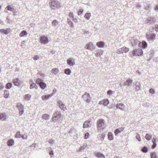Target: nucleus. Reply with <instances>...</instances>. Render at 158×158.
<instances>
[{
    "label": "nucleus",
    "instance_id": "f257e3e1",
    "mask_svg": "<svg viewBox=\"0 0 158 158\" xmlns=\"http://www.w3.org/2000/svg\"><path fill=\"white\" fill-rule=\"evenodd\" d=\"M61 114L59 113L56 112L55 113L52 117V120L54 122H57L58 121L60 123L61 121Z\"/></svg>",
    "mask_w": 158,
    "mask_h": 158
},
{
    "label": "nucleus",
    "instance_id": "f03ea898",
    "mask_svg": "<svg viewBox=\"0 0 158 158\" xmlns=\"http://www.w3.org/2000/svg\"><path fill=\"white\" fill-rule=\"evenodd\" d=\"M49 4L51 7L54 10L60 7V5L59 2L56 0L52 1L51 2L49 3Z\"/></svg>",
    "mask_w": 158,
    "mask_h": 158
},
{
    "label": "nucleus",
    "instance_id": "7ed1b4c3",
    "mask_svg": "<svg viewBox=\"0 0 158 158\" xmlns=\"http://www.w3.org/2000/svg\"><path fill=\"white\" fill-rule=\"evenodd\" d=\"M146 35V38L149 41L154 40L156 39V35L154 33H148Z\"/></svg>",
    "mask_w": 158,
    "mask_h": 158
},
{
    "label": "nucleus",
    "instance_id": "20e7f679",
    "mask_svg": "<svg viewBox=\"0 0 158 158\" xmlns=\"http://www.w3.org/2000/svg\"><path fill=\"white\" fill-rule=\"evenodd\" d=\"M36 83L40 86V88L42 89H44L46 87V84L43 82V81L42 79H38L36 80Z\"/></svg>",
    "mask_w": 158,
    "mask_h": 158
},
{
    "label": "nucleus",
    "instance_id": "39448f33",
    "mask_svg": "<svg viewBox=\"0 0 158 158\" xmlns=\"http://www.w3.org/2000/svg\"><path fill=\"white\" fill-rule=\"evenodd\" d=\"M132 53L134 56H141L143 53L142 50L141 48H138V49H134Z\"/></svg>",
    "mask_w": 158,
    "mask_h": 158
},
{
    "label": "nucleus",
    "instance_id": "423d86ee",
    "mask_svg": "<svg viewBox=\"0 0 158 158\" xmlns=\"http://www.w3.org/2000/svg\"><path fill=\"white\" fill-rule=\"evenodd\" d=\"M57 104L61 110L65 111L67 110V108L63 102L59 101L57 102Z\"/></svg>",
    "mask_w": 158,
    "mask_h": 158
},
{
    "label": "nucleus",
    "instance_id": "0eeeda50",
    "mask_svg": "<svg viewBox=\"0 0 158 158\" xmlns=\"http://www.w3.org/2000/svg\"><path fill=\"white\" fill-rule=\"evenodd\" d=\"M129 50L128 48L123 47L121 48L118 49L116 53L118 54L126 53L129 51Z\"/></svg>",
    "mask_w": 158,
    "mask_h": 158
},
{
    "label": "nucleus",
    "instance_id": "6e6552de",
    "mask_svg": "<svg viewBox=\"0 0 158 158\" xmlns=\"http://www.w3.org/2000/svg\"><path fill=\"white\" fill-rule=\"evenodd\" d=\"M40 42L42 44H47L49 42L48 38L45 36H43L40 37Z\"/></svg>",
    "mask_w": 158,
    "mask_h": 158
},
{
    "label": "nucleus",
    "instance_id": "1a4fd4ad",
    "mask_svg": "<svg viewBox=\"0 0 158 158\" xmlns=\"http://www.w3.org/2000/svg\"><path fill=\"white\" fill-rule=\"evenodd\" d=\"M98 127L99 129H101L104 125V121L102 119H100L97 121Z\"/></svg>",
    "mask_w": 158,
    "mask_h": 158
},
{
    "label": "nucleus",
    "instance_id": "9d476101",
    "mask_svg": "<svg viewBox=\"0 0 158 158\" xmlns=\"http://www.w3.org/2000/svg\"><path fill=\"white\" fill-rule=\"evenodd\" d=\"M156 21V18L153 17H149L147 18L146 22L147 23L153 24Z\"/></svg>",
    "mask_w": 158,
    "mask_h": 158
},
{
    "label": "nucleus",
    "instance_id": "9b49d317",
    "mask_svg": "<svg viewBox=\"0 0 158 158\" xmlns=\"http://www.w3.org/2000/svg\"><path fill=\"white\" fill-rule=\"evenodd\" d=\"M85 48L87 49L91 50L94 48V47L93 43L90 42L86 44Z\"/></svg>",
    "mask_w": 158,
    "mask_h": 158
},
{
    "label": "nucleus",
    "instance_id": "f8f14e48",
    "mask_svg": "<svg viewBox=\"0 0 158 158\" xmlns=\"http://www.w3.org/2000/svg\"><path fill=\"white\" fill-rule=\"evenodd\" d=\"M133 83V81L130 79L127 80L126 81L124 82L123 84V86L126 85L130 86L132 85V84Z\"/></svg>",
    "mask_w": 158,
    "mask_h": 158
},
{
    "label": "nucleus",
    "instance_id": "ddd939ff",
    "mask_svg": "<svg viewBox=\"0 0 158 158\" xmlns=\"http://www.w3.org/2000/svg\"><path fill=\"white\" fill-rule=\"evenodd\" d=\"M12 82L15 85L19 86L20 85V81L19 78L14 79Z\"/></svg>",
    "mask_w": 158,
    "mask_h": 158
},
{
    "label": "nucleus",
    "instance_id": "4468645a",
    "mask_svg": "<svg viewBox=\"0 0 158 158\" xmlns=\"http://www.w3.org/2000/svg\"><path fill=\"white\" fill-rule=\"evenodd\" d=\"M139 47L144 49L146 48L148 46L147 43L144 41H143L142 42H140L139 44Z\"/></svg>",
    "mask_w": 158,
    "mask_h": 158
},
{
    "label": "nucleus",
    "instance_id": "2eb2a0df",
    "mask_svg": "<svg viewBox=\"0 0 158 158\" xmlns=\"http://www.w3.org/2000/svg\"><path fill=\"white\" fill-rule=\"evenodd\" d=\"M74 60L73 58H70L67 60V64L70 66H73L75 63Z\"/></svg>",
    "mask_w": 158,
    "mask_h": 158
},
{
    "label": "nucleus",
    "instance_id": "dca6fc26",
    "mask_svg": "<svg viewBox=\"0 0 158 158\" xmlns=\"http://www.w3.org/2000/svg\"><path fill=\"white\" fill-rule=\"evenodd\" d=\"M117 108L120 109L121 110H124L125 108V106L122 103H118L116 105Z\"/></svg>",
    "mask_w": 158,
    "mask_h": 158
},
{
    "label": "nucleus",
    "instance_id": "f3484780",
    "mask_svg": "<svg viewBox=\"0 0 158 158\" xmlns=\"http://www.w3.org/2000/svg\"><path fill=\"white\" fill-rule=\"evenodd\" d=\"M109 102L107 99H104L102 101H101L99 102V104H102L104 106H106L109 104Z\"/></svg>",
    "mask_w": 158,
    "mask_h": 158
},
{
    "label": "nucleus",
    "instance_id": "a211bd4d",
    "mask_svg": "<svg viewBox=\"0 0 158 158\" xmlns=\"http://www.w3.org/2000/svg\"><path fill=\"white\" fill-rule=\"evenodd\" d=\"M97 45L99 48H102L105 45V43L102 41H100L97 43Z\"/></svg>",
    "mask_w": 158,
    "mask_h": 158
},
{
    "label": "nucleus",
    "instance_id": "6ab92c4d",
    "mask_svg": "<svg viewBox=\"0 0 158 158\" xmlns=\"http://www.w3.org/2000/svg\"><path fill=\"white\" fill-rule=\"evenodd\" d=\"M52 95L50 94H48L47 95H45L43 96L42 97V99L43 100H47L49 98H50L52 97Z\"/></svg>",
    "mask_w": 158,
    "mask_h": 158
},
{
    "label": "nucleus",
    "instance_id": "aec40b11",
    "mask_svg": "<svg viewBox=\"0 0 158 158\" xmlns=\"http://www.w3.org/2000/svg\"><path fill=\"white\" fill-rule=\"evenodd\" d=\"M10 31V30L9 29H6V30L4 29H0V32L4 33L5 34H7Z\"/></svg>",
    "mask_w": 158,
    "mask_h": 158
},
{
    "label": "nucleus",
    "instance_id": "412c9836",
    "mask_svg": "<svg viewBox=\"0 0 158 158\" xmlns=\"http://www.w3.org/2000/svg\"><path fill=\"white\" fill-rule=\"evenodd\" d=\"M139 43V42L138 40H134L133 41H132L131 42L132 45L133 46H136Z\"/></svg>",
    "mask_w": 158,
    "mask_h": 158
},
{
    "label": "nucleus",
    "instance_id": "4be33fe9",
    "mask_svg": "<svg viewBox=\"0 0 158 158\" xmlns=\"http://www.w3.org/2000/svg\"><path fill=\"white\" fill-rule=\"evenodd\" d=\"M95 156L98 158H104L105 156L103 154L101 153L97 152L95 153Z\"/></svg>",
    "mask_w": 158,
    "mask_h": 158
},
{
    "label": "nucleus",
    "instance_id": "5701e85b",
    "mask_svg": "<svg viewBox=\"0 0 158 158\" xmlns=\"http://www.w3.org/2000/svg\"><path fill=\"white\" fill-rule=\"evenodd\" d=\"M151 158H158V156L156 155V153L155 152H153L150 153Z\"/></svg>",
    "mask_w": 158,
    "mask_h": 158
},
{
    "label": "nucleus",
    "instance_id": "b1692460",
    "mask_svg": "<svg viewBox=\"0 0 158 158\" xmlns=\"http://www.w3.org/2000/svg\"><path fill=\"white\" fill-rule=\"evenodd\" d=\"M108 138L110 140H112L113 139V137L112 134L111 132H109L108 134Z\"/></svg>",
    "mask_w": 158,
    "mask_h": 158
},
{
    "label": "nucleus",
    "instance_id": "393cba45",
    "mask_svg": "<svg viewBox=\"0 0 158 158\" xmlns=\"http://www.w3.org/2000/svg\"><path fill=\"white\" fill-rule=\"evenodd\" d=\"M4 97L5 98H8L9 97V91L6 90L4 91Z\"/></svg>",
    "mask_w": 158,
    "mask_h": 158
},
{
    "label": "nucleus",
    "instance_id": "a878e982",
    "mask_svg": "<svg viewBox=\"0 0 158 158\" xmlns=\"http://www.w3.org/2000/svg\"><path fill=\"white\" fill-rule=\"evenodd\" d=\"M103 51L102 50H99L96 53L95 55L97 57H98L101 56L103 53Z\"/></svg>",
    "mask_w": 158,
    "mask_h": 158
},
{
    "label": "nucleus",
    "instance_id": "bb28decb",
    "mask_svg": "<svg viewBox=\"0 0 158 158\" xmlns=\"http://www.w3.org/2000/svg\"><path fill=\"white\" fill-rule=\"evenodd\" d=\"M27 35V33L25 31H23L21 32L19 34L20 37H23L24 36H26Z\"/></svg>",
    "mask_w": 158,
    "mask_h": 158
},
{
    "label": "nucleus",
    "instance_id": "cd10ccee",
    "mask_svg": "<svg viewBox=\"0 0 158 158\" xmlns=\"http://www.w3.org/2000/svg\"><path fill=\"white\" fill-rule=\"evenodd\" d=\"M17 106L19 110H23V106L20 103H18L17 104Z\"/></svg>",
    "mask_w": 158,
    "mask_h": 158
},
{
    "label": "nucleus",
    "instance_id": "c85d7f7f",
    "mask_svg": "<svg viewBox=\"0 0 158 158\" xmlns=\"http://www.w3.org/2000/svg\"><path fill=\"white\" fill-rule=\"evenodd\" d=\"M6 9L9 10H10L12 12L15 11V10L11 7V6H8L6 7Z\"/></svg>",
    "mask_w": 158,
    "mask_h": 158
},
{
    "label": "nucleus",
    "instance_id": "c756f323",
    "mask_svg": "<svg viewBox=\"0 0 158 158\" xmlns=\"http://www.w3.org/2000/svg\"><path fill=\"white\" fill-rule=\"evenodd\" d=\"M135 85V91H138L139 90H140L141 89V85L140 83H139V85H136V84Z\"/></svg>",
    "mask_w": 158,
    "mask_h": 158
},
{
    "label": "nucleus",
    "instance_id": "7c9ffc66",
    "mask_svg": "<svg viewBox=\"0 0 158 158\" xmlns=\"http://www.w3.org/2000/svg\"><path fill=\"white\" fill-rule=\"evenodd\" d=\"M38 86L36 85L35 83H31L30 85V89H32L33 88H35V89H36L38 88Z\"/></svg>",
    "mask_w": 158,
    "mask_h": 158
},
{
    "label": "nucleus",
    "instance_id": "2f4dec72",
    "mask_svg": "<svg viewBox=\"0 0 158 158\" xmlns=\"http://www.w3.org/2000/svg\"><path fill=\"white\" fill-rule=\"evenodd\" d=\"M6 118V114L5 113L0 114V120H4Z\"/></svg>",
    "mask_w": 158,
    "mask_h": 158
},
{
    "label": "nucleus",
    "instance_id": "473e14b6",
    "mask_svg": "<svg viewBox=\"0 0 158 158\" xmlns=\"http://www.w3.org/2000/svg\"><path fill=\"white\" fill-rule=\"evenodd\" d=\"M7 143L9 146H12L14 145V141L13 139H10L8 141Z\"/></svg>",
    "mask_w": 158,
    "mask_h": 158
},
{
    "label": "nucleus",
    "instance_id": "72a5a7b5",
    "mask_svg": "<svg viewBox=\"0 0 158 158\" xmlns=\"http://www.w3.org/2000/svg\"><path fill=\"white\" fill-rule=\"evenodd\" d=\"M49 115L47 114H44L42 116V118L45 120L48 119L49 118Z\"/></svg>",
    "mask_w": 158,
    "mask_h": 158
},
{
    "label": "nucleus",
    "instance_id": "f704fd0d",
    "mask_svg": "<svg viewBox=\"0 0 158 158\" xmlns=\"http://www.w3.org/2000/svg\"><path fill=\"white\" fill-rule=\"evenodd\" d=\"M89 94L86 93L84 95L82 96V98L85 100L87 98H89Z\"/></svg>",
    "mask_w": 158,
    "mask_h": 158
},
{
    "label": "nucleus",
    "instance_id": "c9c22d12",
    "mask_svg": "<svg viewBox=\"0 0 158 158\" xmlns=\"http://www.w3.org/2000/svg\"><path fill=\"white\" fill-rule=\"evenodd\" d=\"M5 86L6 89H10L12 86V84L11 83H7L6 84Z\"/></svg>",
    "mask_w": 158,
    "mask_h": 158
},
{
    "label": "nucleus",
    "instance_id": "e433bc0d",
    "mask_svg": "<svg viewBox=\"0 0 158 158\" xmlns=\"http://www.w3.org/2000/svg\"><path fill=\"white\" fill-rule=\"evenodd\" d=\"M31 97V95L29 94H27L24 96V98L25 100L28 101L30 99Z\"/></svg>",
    "mask_w": 158,
    "mask_h": 158
},
{
    "label": "nucleus",
    "instance_id": "4c0bfd02",
    "mask_svg": "<svg viewBox=\"0 0 158 158\" xmlns=\"http://www.w3.org/2000/svg\"><path fill=\"white\" fill-rule=\"evenodd\" d=\"M145 138L148 141H149L152 139V136L148 134H146L145 135Z\"/></svg>",
    "mask_w": 158,
    "mask_h": 158
},
{
    "label": "nucleus",
    "instance_id": "58836bf2",
    "mask_svg": "<svg viewBox=\"0 0 158 158\" xmlns=\"http://www.w3.org/2000/svg\"><path fill=\"white\" fill-rule=\"evenodd\" d=\"M91 16V14L89 13H86L85 14V17L87 19H89Z\"/></svg>",
    "mask_w": 158,
    "mask_h": 158
},
{
    "label": "nucleus",
    "instance_id": "ea45409f",
    "mask_svg": "<svg viewBox=\"0 0 158 158\" xmlns=\"http://www.w3.org/2000/svg\"><path fill=\"white\" fill-rule=\"evenodd\" d=\"M58 71V69L57 68H54L51 70V72L55 75H56Z\"/></svg>",
    "mask_w": 158,
    "mask_h": 158
},
{
    "label": "nucleus",
    "instance_id": "a19ab883",
    "mask_svg": "<svg viewBox=\"0 0 158 158\" xmlns=\"http://www.w3.org/2000/svg\"><path fill=\"white\" fill-rule=\"evenodd\" d=\"M64 73L67 75H70L71 73V71L69 69H66L64 70Z\"/></svg>",
    "mask_w": 158,
    "mask_h": 158
},
{
    "label": "nucleus",
    "instance_id": "79ce46f5",
    "mask_svg": "<svg viewBox=\"0 0 158 158\" xmlns=\"http://www.w3.org/2000/svg\"><path fill=\"white\" fill-rule=\"evenodd\" d=\"M52 24L55 27H56L58 24V21L56 20H54L52 22Z\"/></svg>",
    "mask_w": 158,
    "mask_h": 158
},
{
    "label": "nucleus",
    "instance_id": "37998d69",
    "mask_svg": "<svg viewBox=\"0 0 158 158\" xmlns=\"http://www.w3.org/2000/svg\"><path fill=\"white\" fill-rule=\"evenodd\" d=\"M89 122L86 121L85 122L83 125V128H85L86 127H88V126H89Z\"/></svg>",
    "mask_w": 158,
    "mask_h": 158
},
{
    "label": "nucleus",
    "instance_id": "c03bdc74",
    "mask_svg": "<svg viewBox=\"0 0 158 158\" xmlns=\"http://www.w3.org/2000/svg\"><path fill=\"white\" fill-rule=\"evenodd\" d=\"M15 136L17 138H20L22 136L21 135L19 131H18L17 132L16 135H15Z\"/></svg>",
    "mask_w": 158,
    "mask_h": 158
},
{
    "label": "nucleus",
    "instance_id": "a18cd8bd",
    "mask_svg": "<svg viewBox=\"0 0 158 158\" xmlns=\"http://www.w3.org/2000/svg\"><path fill=\"white\" fill-rule=\"evenodd\" d=\"M141 151L143 152H147L148 151V149L147 147H144L142 149Z\"/></svg>",
    "mask_w": 158,
    "mask_h": 158
},
{
    "label": "nucleus",
    "instance_id": "49530a36",
    "mask_svg": "<svg viewBox=\"0 0 158 158\" xmlns=\"http://www.w3.org/2000/svg\"><path fill=\"white\" fill-rule=\"evenodd\" d=\"M69 17L72 20L74 18L73 14L71 12L69 13Z\"/></svg>",
    "mask_w": 158,
    "mask_h": 158
},
{
    "label": "nucleus",
    "instance_id": "de8ad7c7",
    "mask_svg": "<svg viewBox=\"0 0 158 158\" xmlns=\"http://www.w3.org/2000/svg\"><path fill=\"white\" fill-rule=\"evenodd\" d=\"M114 133L115 135H117L118 134L120 133V132L119 131L117 128L114 131Z\"/></svg>",
    "mask_w": 158,
    "mask_h": 158
},
{
    "label": "nucleus",
    "instance_id": "09e8293b",
    "mask_svg": "<svg viewBox=\"0 0 158 158\" xmlns=\"http://www.w3.org/2000/svg\"><path fill=\"white\" fill-rule=\"evenodd\" d=\"M83 10L82 9H80L78 12V15H81L83 12Z\"/></svg>",
    "mask_w": 158,
    "mask_h": 158
},
{
    "label": "nucleus",
    "instance_id": "8fccbe9b",
    "mask_svg": "<svg viewBox=\"0 0 158 158\" xmlns=\"http://www.w3.org/2000/svg\"><path fill=\"white\" fill-rule=\"evenodd\" d=\"M114 92L111 90H109L108 91H107V94L109 95H111L113 93H114Z\"/></svg>",
    "mask_w": 158,
    "mask_h": 158
},
{
    "label": "nucleus",
    "instance_id": "3c124183",
    "mask_svg": "<svg viewBox=\"0 0 158 158\" xmlns=\"http://www.w3.org/2000/svg\"><path fill=\"white\" fill-rule=\"evenodd\" d=\"M68 24L71 27H74V26L73 24V23L71 21L70 22H68Z\"/></svg>",
    "mask_w": 158,
    "mask_h": 158
},
{
    "label": "nucleus",
    "instance_id": "603ef678",
    "mask_svg": "<svg viewBox=\"0 0 158 158\" xmlns=\"http://www.w3.org/2000/svg\"><path fill=\"white\" fill-rule=\"evenodd\" d=\"M51 150L49 151V154L51 157H52V156L53 155L54 153L53 151L52 150V149H51Z\"/></svg>",
    "mask_w": 158,
    "mask_h": 158
},
{
    "label": "nucleus",
    "instance_id": "864d4df0",
    "mask_svg": "<svg viewBox=\"0 0 158 158\" xmlns=\"http://www.w3.org/2000/svg\"><path fill=\"white\" fill-rule=\"evenodd\" d=\"M149 92L150 93L154 94L155 93V91L153 89H150V90H149Z\"/></svg>",
    "mask_w": 158,
    "mask_h": 158
},
{
    "label": "nucleus",
    "instance_id": "5fc2aeb1",
    "mask_svg": "<svg viewBox=\"0 0 158 158\" xmlns=\"http://www.w3.org/2000/svg\"><path fill=\"white\" fill-rule=\"evenodd\" d=\"M89 136V134L88 132L86 133L85 134V139H87L88 138Z\"/></svg>",
    "mask_w": 158,
    "mask_h": 158
},
{
    "label": "nucleus",
    "instance_id": "6e6d98bb",
    "mask_svg": "<svg viewBox=\"0 0 158 158\" xmlns=\"http://www.w3.org/2000/svg\"><path fill=\"white\" fill-rule=\"evenodd\" d=\"M153 143V144L152 146V149H154L156 147L157 144L156 143V142H154V143Z\"/></svg>",
    "mask_w": 158,
    "mask_h": 158
},
{
    "label": "nucleus",
    "instance_id": "4d7b16f0",
    "mask_svg": "<svg viewBox=\"0 0 158 158\" xmlns=\"http://www.w3.org/2000/svg\"><path fill=\"white\" fill-rule=\"evenodd\" d=\"M154 28L155 31L158 32V25H156L154 26Z\"/></svg>",
    "mask_w": 158,
    "mask_h": 158
},
{
    "label": "nucleus",
    "instance_id": "13d9d810",
    "mask_svg": "<svg viewBox=\"0 0 158 158\" xmlns=\"http://www.w3.org/2000/svg\"><path fill=\"white\" fill-rule=\"evenodd\" d=\"M117 129L119 130V131H120V132H121L122 131H123L124 129V127H121Z\"/></svg>",
    "mask_w": 158,
    "mask_h": 158
},
{
    "label": "nucleus",
    "instance_id": "bf43d9fd",
    "mask_svg": "<svg viewBox=\"0 0 158 158\" xmlns=\"http://www.w3.org/2000/svg\"><path fill=\"white\" fill-rule=\"evenodd\" d=\"M4 87V86L3 85V84L1 83H0V90H2L3 88Z\"/></svg>",
    "mask_w": 158,
    "mask_h": 158
},
{
    "label": "nucleus",
    "instance_id": "052dcab7",
    "mask_svg": "<svg viewBox=\"0 0 158 158\" xmlns=\"http://www.w3.org/2000/svg\"><path fill=\"white\" fill-rule=\"evenodd\" d=\"M154 27H151L149 28V30L150 31L152 32L154 31Z\"/></svg>",
    "mask_w": 158,
    "mask_h": 158
},
{
    "label": "nucleus",
    "instance_id": "680f3d73",
    "mask_svg": "<svg viewBox=\"0 0 158 158\" xmlns=\"http://www.w3.org/2000/svg\"><path fill=\"white\" fill-rule=\"evenodd\" d=\"M55 142V140L53 139H50L49 141V143L51 144H52Z\"/></svg>",
    "mask_w": 158,
    "mask_h": 158
},
{
    "label": "nucleus",
    "instance_id": "e2e57ef3",
    "mask_svg": "<svg viewBox=\"0 0 158 158\" xmlns=\"http://www.w3.org/2000/svg\"><path fill=\"white\" fill-rule=\"evenodd\" d=\"M39 59V56L38 55H36L34 56V60H37Z\"/></svg>",
    "mask_w": 158,
    "mask_h": 158
},
{
    "label": "nucleus",
    "instance_id": "0e129e2a",
    "mask_svg": "<svg viewBox=\"0 0 158 158\" xmlns=\"http://www.w3.org/2000/svg\"><path fill=\"white\" fill-rule=\"evenodd\" d=\"M136 139L138 140L139 141H140L141 140V139L139 135L137 134L136 135Z\"/></svg>",
    "mask_w": 158,
    "mask_h": 158
},
{
    "label": "nucleus",
    "instance_id": "69168bd1",
    "mask_svg": "<svg viewBox=\"0 0 158 158\" xmlns=\"http://www.w3.org/2000/svg\"><path fill=\"white\" fill-rule=\"evenodd\" d=\"M23 110H19V114L20 115H21L23 112Z\"/></svg>",
    "mask_w": 158,
    "mask_h": 158
},
{
    "label": "nucleus",
    "instance_id": "338daca9",
    "mask_svg": "<svg viewBox=\"0 0 158 158\" xmlns=\"http://www.w3.org/2000/svg\"><path fill=\"white\" fill-rule=\"evenodd\" d=\"M75 23H77V20L76 18H74L72 20Z\"/></svg>",
    "mask_w": 158,
    "mask_h": 158
},
{
    "label": "nucleus",
    "instance_id": "774afa93",
    "mask_svg": "<svg viewBox=\"0 0 158 158\" xmlns=\"http://www.w3.org/2000/svg\"><path fill=\"white\" fill-rule=\"evenodd\" d=\"M36 145V144L35 143H33V144H32L30 146V147H34V148L35 147V146Z\"/></svg>",
    "mask_w": 158,
    "mask_h": 158
}]
</instances>
